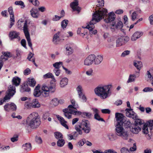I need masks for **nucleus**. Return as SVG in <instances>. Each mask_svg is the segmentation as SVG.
Masks as SVG:
<instances>
[{
  "label": "nucleus",
  "instance_id": "f257e3e1",
  "mask_svg": "<svg viewBox=\"0 0 153 153\" xmlns=\"http://www.w3.org/2000/svg\"><path fill=\"white\" fill-rule=\"evenodd\" d=\"M40 87L39 85L36 86L34 90L33 95L36 97H39L41 94L45 97H47L49 96L50 94L54 93L56 90L55 85H47L43 84L41 87L42 92L40 89Z\"/></svg>",
  "mask_w": 153,
  "mask_h": 153
},
{
  "label": "nucleus",
  "instance_id": "ea45409f",
  "mask_svg": "<svg viewBox=\"0 0 153 153\" xmlns=\"http://www.w3.org/2000/svg\"><path fill=\"white\" fill-rule=\"evenodd\" d=\"M83 30L84 29L83 28H79L77 31V34L83 37L84 36H85L87 33L86 32L83 31Z\"/></svg>",
  "mask_w": 153,
  "mask_h": 153
},
{
  "label": "nucleus",
  "instance_id": "aec40b11",
  "mask_svg": "<svg viewBox=\"0 0 153 153\" xmlns=\"http://www.w3.org/2000/svg\"><path fill=\"white\" fill-rule=\"evenodd\" d=\"M59 36V32H58L54 34L53 39V42L54 44L57 45L59 43L61 40Z\"/></svg>",
  "mask_w": 153,
  "mask_h": 153
},
{
  "label": "nucleus",
  "instance_id": "052dcab7",
  "mask_svg": "<svg viewBox=\"0 0 153 153\" xmlns=\"http://www.w3.org/2000/svg\"><path fill=\"white\" fill-rule=\"evenodd\" d=\"M79 98L82 99L83 102H85L86 101L87 99L86 96H85L84 93L79 95Z\"/></svg>",
  "mask_w": 153,
  "mask_h": 153
},
{
  "label": "nucleus",
  "instance_id": "69168bd1",
  "mask_svg": "<svg viewBox=\"0 0 153 153\" xmlns=\"http://www.w3.org/2000/svg\"><path fill=\"white\" fill-rule=\"evenodd\" d=\"M29 2L32 4L34 6H38L39 4V2L37 0H35L34 1L33 0H28Z\"/></svg>",
  "mask_w": 153,
  "mask_h": 153
},
{
  "label": "nucleus",
  "instance_id": "a18cd8bd",
  "mask_svg": "<svg viewBox=\"0 0 153 153\" xmlns=\"http://www.w3.org/2000/svg\"><path fill=\"white\" fill-rule=\"evenodd\" d=\"M137 118L136 119H134L135 121V125H141L144 122L143 121H142L141 119L138 118L137 116Z\"/></svg>",
  "mask_w": 153,
  "mask_h": 153
},
{
  "label": "nucleus",
  "instance_id": "6e6552de",
  "mask_svg": "<svg viewBox=\"0 0 153 153\" xmlns=\"http://www.w3.org/2000/svg\"><path fill=\"white\" fill-rule=\"evenodd\" d=\"M97 16H94L92 14V18L91 20L88 24L86 27V28L88 29L90 31V33L91 35L95 34L97 33V31L96 30H93L94 28V24L100 21L101 17H97Z\"/></svg>",
  "mask_w": 153,
  "mask_h": 153
},
{
  "label": "nucleus",
  "instance_id": "a19ab883",
  "mask_svg": "<svg viewBox=\"0 0 153 153\" xmlns=\"http://www.w3.org/2000/svg\"><path fill=\"white\" fill-rule=\"evenodd\" d=\"M15 106L13 103H7L4 107V110L5 111H9L10 110V106Z\"/></svg>",
  "mask_w": 153,
  "mask_h": 153
},
{
  "label": "nucleus",
  "instance_id": "680f3d73",
  "mask_svg": "<svg viewBox=\"0 0 153 153\" xmlns=\"http://www.w3.org/2000/svg\"><path fill=\"white\" fill-rule=\"evenodd\" d=\"M85 142V139H83L80 140L77 143V145L79 146H82L84 145Z\"/></svg>",
  "mask_w": 153,
  "mask_h": 153
},
{
  "label": "nucleus",
  "instance_id": "a878e982",
  "mask_svg": "<svg viewBox=\"0 0 153 153\" xmlns=\"http://www.w3.org/2000/svg\"><path fill=\"white\" fill-rule=\"evenodd\" d=\"M65 47L66 50V53L68 55H70L73 54L74 50L69 44H66Z\"/></svg>",
  "mask_w": 153,
  "mask_h": 153
},
{
  "label": "nucleus",
  "instance_id": "412c9836",
  "mask_svg": "<svg viewBox=\"0 0 153 153\" xmlns=\"http://www.w3.org/2000/svg\"><path fill=\"white\" fill-rule=\"evenodd\" d=\"M111 25L113 27H115L118 29L121 28L123 26V22L119 20L116 22H113Z\"/></svg>",
  "mask_w": 153,
  "mask_h": 153
},
{
  "label": "nucleus",
  "instance_id": "f8f14e48",
  "mask_svg": "<svg viewBox=\"0 0 153 153\" xmlns=\"http://www.w3.org/2000/svg\"><path fill=\"white\" fill-rule=\"evenodd\" d=\"M8 10L10 15V24L9 26V28H10L14 24L15 18L13 8L10 7L8 9Z\"/></svg>",
  "mask_w": 153,
  "mask_h": 153
},
{
  "label": "nucleus",
  "instance_id": "c85d7f7f",
  "mask_svg": "<svg viewBox=\"0 0 153 153\" xmlns=\"http://www.w3.org/2000/svg\"><path fill=\"white\" fill-rule=\"evenodd\" d=\"M95 60L94 62L96 65L99 64L102 61L103 56L101 55H97L96 57L94 55Z\"/></svg>",
  "mask_w": 153,
  "mask_h": 153
},
{
  "label": "nucleus",
  "instance_id": "cd10ccee",
  "mask_svg": "<svg viewBox=\"0 0 153 153\" xmlns=\"http://www.w3.org/2000/svg\"><path fill=\"white\" fill-rule=\"evenodd\" d=\"M107 137L108 140L111 141H113L117 139V135L115 134L110 133L107 134Z\"/></svg>",
  "mask_w": 153,
  "mask_h": 153
},
{
  "label": "nucleus",
  "instance_id": "f03ea898",
  "mask_svg": "<svg viewBox=\"0 0 153 153\" xmlns=\"http://www.w3.org/2000/svg\"><path fill=\"white\" fill-rule=\"evenodd\" d=\"M107 10L104 8H101L97 11H96L93 14L94 16L97 17H101L100 21L102 19H104V21L108 23L112 22H114L116 17V15L114 13L111 12L108 14Z\"/></svg>",
  "mask_w": 153,
  "mask_h": 153
},
{
  "label": "nucleus",
  "instance_id": "6ab92c4d",
  "mask_svg": "<svg viewBox=\"0 0 153 153\" xmlns=\"http://www.w3.org/2000/svg\"><path fill=\"white\" fill-rule=\"evenodd\" d=\"M71 104L69 105L68 108L69 111H70L74 109H77L79 108L78 105L74 99L71 100Z\"/></svg>",
  "mask_w": 153,
  "mask_h": 153
},
{
  "label": "nucleus",
  "instance_id": "a211bd4d",
  "mask_svg": "<svg viewBox=\"0 0 153 153\" xmlns=\"http://www.w3.org/2000/svg\"><path fill=\"white\" fill-rule=\"evenodd\" d=\"M143 34L142 31H136L131 36V39L132 41H135L140 38Z\"/></svg>",
  "mask_w": 153,
  "mask_h": 153
},
{
  "label": "nucleus",
  "instance_id": "f3484780",
  "mask_svg": "<svg viewBox=\"0 0 153 153\" xmlns=\"http://www.w3.org/2000/svg\"><path fill=\"white\" fill-rule=\"evenodd\" d=\"M31 16L36 19L38 18L39 16V13L38 9L36 8H32L30 11Z\"/></svg>",
  "mask_w": 153,
  "mask_h": 153
},
{
  "label": "nucleus",
  "instance_id": "0eeeda50",
  "mask_svg": "<svg viewBox=\"0 0 153 153\" xmlns=\"http://www.w3.org/2000/svg\"><path fill=\"white\" fill-rule=\"evenodd\" d=\"M116 124V133L117 135L121 137L124 140H127L129 134L127 131L123 127V124Z\"/></svg>",
  "mask_w": 153,
  "mask_h": 153
},
{
  "label": "nucleus",
  "instance_id": "4d7b16f0",
  "mask_svg": "<svg viewBox=\"0 0 153 153\" xmlns=\"http://www.w3.org/2000/svg\"><path fill=\"white\" fill-rule=\"evenodd\" d=\"M150 80L152 81L153 82L152 83V84L153 86V76H152L149 71H147L146 76Z\"/></svg>",
  "mask_w": 153,
  "mask_h": 153
},
{
  "label": "nucleus",
  "instance_id": "79ce46f5",
  "mask_svg": "<svg viewBox=\"0 0 153 153\" xmlns=\"http://www.w3.org/2000/svg\"><path fill=\"white\" fill-rule=\"evenodd\" d=\"M92 152L94 153H112V149H108L105 150L104 152L101 151L97 150H93Z\"/></svg>",
  "mask_w": 153,
  "mask_h": 153
},
{
  "label": "nucleus",
  "instance_id": "3c124183",
  "mask_svg": "<svg viewBox=\"0 0 153 153\" xmlns=\"http://www.w3.org/2000/svg\"><path fill=\"white\" fill-rule=\"evenodd\" d=\"M76 109H74L70 111V112L72 114L74 115H79L81 114V112L80 111H79L76 110Z\"/></svg>",
  "mask_w": 153,
  "mask_h": 153
},
{
  "label": "nucleus",
  "instance_id": "774afa93",
  "mask_svg": "<svg viewBox=\"0 0 153 153\" xmlns=\"http://www.w3.org/2000/svg\"><path fill=\"white\" fill-rule=\"evenodd\" d=\"M148 20L151 25H153V14L150 16L148 18Z\"/></svg>",
  "mask_w": 153,
  "mask_h": 153
},
{
  "label": "nucleus",
  "instance_id": "473e14b6",
  "mask_svg": "<svg viewBox=\"0 0 153 153\" xmlns=\"http://www.w3.org/2000/svg\"><path fill=\"white\" fill-rule=\"evenodd\" d=\"M34 55V53L30 52L29 53L27 58L29 61H32L36 67H37V65L36 64L35 62V58L33 57Z\"/></svg>",
  "mask_w": 153,
  "mask_h": 153
},
{
  "label": "nucleus",
  "instance_id": "423d86ee",
  "mask_svg": "<svg viewBox=\"0 0 153 153\" xmlns=\"http://www.w3.org/2000/svg\"><path fill=\"white\" fill-rule=\"evenodd\" d=\"M27 123L32 128L34 129L37 128L41 123L38 114L33 112L30 114L27 117Z\"/></svg>",
  "mask_w": 153,
  "mask_h": 153
},
{
  "label": "nucleus",
  "instance_id": "4c0bfd02",
  "mask_svg": "<svg viewBox=\"0 0 153 153\" xmlns=\"http://www.w3.org/2000/svg\"><path fill=\"white\" fill-rule=\"evenodd\" d=\"M28 83L30 86L33 87L36 84V81L34 78H29Z\"/></svg>",
  "mask_w": 153,
  "mask_h": 153
},
{
  "label": "nucleus",
  "instance_id": "6e6d98bb",
  "mask_svg": "<svg viewBox=\"0 0 153 153\" xmlns=\"http://www.w3.org/2000/svg\"><path fill=\"white\" fill-rule=\"evenodd\" d=\"M25 108L29 109L32 107L31 103L28 102H25L24 105Z\"/></svg>",
  "mask_w": 153,
  "mask_h": 153
},
{
  "label": "nucleus",
  "instance_id": "8fccbe9b",
  "mask_svg": "<svg viewBox=\"0 0 153 153\" xmlns=\"http://www.w3.org/2000/svg\"><path fill=\"white\" fill-rule=\"evenodd\" d=\"M15 4L16 5H19L21 6V8H24L25 7L24 2L21 1H16L15 2Z\"/></svg>",
  "mask_w": 153,
  "mask_h": 153
},
{
  "label": "nucleus",
  "instance_id": "864d4df0",
  "mask_svg": "<svg viewBox=\"0 0 153 153\" xmlns=\"http://www.w3.org/2000/svg\"><path fill=\"white\" fill-rule=\"evenodd\" d=\"M123 123H124V126L126 128L130 127L131 126V123L128 120H125L124 121Z\"/></svg>",
  "mask_w": 153,
  "mask_h": 153
},
{
  "label": "nucleus",
  "instance_id": "39448f33",
  "mask_svg": "<svg viewBox=\"0 0 153 153\" xmlns=\"http://www.w3.org/2000/svg\"><path fill=\"white\" fill-rule=\"evenodd\" d=\"M75 127L77 132L80 135L82 133L81 129L86 134L89 133L91 131V125L89 122L85 119L82 120L81 123H77Z\"/></svg>",
  "mask_w": 153,
  "mask_h": 153
},
{
  "label": "nucleus",
  "instance_id": "e2e57ef3",
  "mask_svg": "<svg viewBox=\"0 0 153 153\" xmlns=\"http://www.w3.org/2000/svg\"><path fill=\"white\" fill-rule=\"evenodd\" d=\"M53 75L52 73L49 72L44 75L43 77L45 79L51 78Z\"/></svg>",
  "mask_w": 153,
  "mask_h": 153
},
{
  "label": "nucleus",
  "instance_id": "2eb2a0df",
  "mask_svg": "<svg viewBox=\"0 0 153 153\" xmlns=\"http://www.w3.org/2000/svg\"><path fill=\"white\" fill-rule=\"evenodd\" d=\"M125 111L126 115L127 117L131 118L133 119H136L137 118V114L131 108H126Z\"/></svg>",
  "mask_w": 153,
  "mask_h": 153
},
{
  "label": "nucleus",
  "instance_id": "b1692460",
  "mask_svg": "<svg viewBox=\"0 0 153 153\" xmlns=\"http://www.w3.org/2000/svg\"><path fill=\"white\" fill-rule=\"evenodd\" d=\"M68 79L66 77H64L61 79L60 82V86L61 88H63L68 83Z\"/></svg>",
  "mask_w": 153,
  "mask_h": 153
},
{
  "label": "nucleus",
  "instance_id": "7ed1b4c3",
  "mask_svg": "<svg viewBox=\"0 0 153 153\" xmlns=\"http://www.w3.org/2000/svg\"><path fill=\"white\" fill-rule=\"evenodd\" d=\"M112 85L111 84L99 85L94 89L95 94L102 99H105L111 94V89Z\"/></svg>",
  "mask_w": 153,
  "mask_h": 153
},
{
  "label": "nucleus",
  "instance_id": "ddd939ff",
  "mask_svg": "<svg viewBox=\"0 0 153 153\" xmlns=\"http://www.w3.org/2000/svg\"><path fill=\"white\" fill-rule=\"evenodd\" d=\"M115 117L116 119L117 123V124H123L124 121L125 120L126 117L124 116L122 114L117 113L115 114Z\"/></svg>",
  "mask_w": 153,
  "mask_h": 153
},
{
  "label": "nucleus",
  "instance_id": "dca6fc26",
  "mask_svg": "<svg viewBox=\"0 0 153 153\" xmlns=\"http://www.w3.org/2000/svg\"><path fill=\"white\" fill-rule=\"evenodd\" d=\"M78 4L79 0H74L73 2L71 3L70 6L74 11H76L79 13L81 8L78 6Z\"/></svg>",
  "mask_w": 153,
  "mask_h": 153
},
{
  "label": "nucleus",
  "instance_id": "20e7f679",
  "mask_svg": "<svg viewBox=\"0 0 153 153\" xmlns=\"http://www.w3.org/2000/svg\"><path fill=\"white\" fill-rule=\"evenodd\" d=\"M30 23V21L28 20L24 21L22 19H20L17 22V27L19 29H22L23 28L24 32L27 39L28 45L32 50V44L28 31V25Z\"/></svg>",
  "mask_w": 153,
  "mask_h": 153
},
{
  "label": "nucleus",
  "instance_id": "5701e85b",
  "mask_svg": "<svg viewBox=\"0 0 153 153\" xmlns=\"http://www.w3.org/2000/svg\"><path fill=\"white\" fill-rule=\"evenodd\" d=\"M94 112V118L96 120L98 121H104L103 119L100 117V116L99 114V111L97 108H93L92 109Z\"/></svg>",
  "mask_w": 153,
  "mask_h": 153
},
{
  "label": "nucleus",
  "instance_id": "9b49d317",
  "mask_svg": "<svg viewBox=\"0 0 153 153\" xmlns=\"http://www.w3.org/2000/svg\"><path fill=\"white\" fill-rule=\"evenodd\" d=\"M129 39V38L128 36L120 37L116 40V47H119L125 45Z\"/></svg>",
  "mask_w": 153,
  "mask_h": 153
},
{
  "label": "nucleus",
  "instance_id": "0e129e2a",
  "mask_svg": "<svg viewBox=\"0 0 153 153\" xmlns=\"http://www.w3.org/2000/svg\"><path fill=\"white\" fill-rule=\"evenodd\" d=\"M53 72L56 76H58L61 74V70L60 69H54Z\"/></svg>",
  "mask_w": 153,
  "mask_h": 153
},
{
  "label": "nucleus",
  "instance_id": "13d9d810",
  "mask_svg": "<svg viewBox=\"0 0 153 153\" xmlns=\"http://www.w3.org/2000/svg\"><path fill=\"white\" fill-rule=\"evenodd\" d=\"M2 53L7 58H8L12 56L11 53L8 52H2Z\"/></svg>",
  "mask_w": 153,
  "mask_h": 153
},
{
  "label": "nucleus",
  "instance_id": "9d476101",
  "mask_svg": "<svg viewBox=\"0 0 153 153\" xmlns=\"http://www.w3.org/2000/svg\"><path fill=\"white\" fill-rule=\"evenodd\" d=\"M142 132L145 134H148L149 132L153 133V120H150L144 124L142 128Z\"/></svg>",
  "mask_w": 153,
  "mask_h": 153
},
{
  "label": "nucleus",
  "instance_id": "de8ad7c7",
  "mask_svg": "<svg viewBox=\"0 0 153 153\" xmlns=\"http://www.w3.org/2000/svg\"><path fill=\"white\" fill-rule=\"evenodd\" d=\"M54 135L55 137L58 139H59L62 138V135L60 132H56L54 133Z\"/></svg>",
  "mask_w": 153,
  "mask_h": 153
},
{
  "label": "nucleus",
  "instance_id": "c9c22d12",
  "mask_svg": "<svg viewBox=\"0 0 153 153\" xmlns=\"http://www.w3.org/2000/svg\"><path fill=\"white\" fill-rule=\"evenodd\" d=\"M30 90V89L28 87L27 85L24 84L21 86L20 91L21 92H23L25 91L29 92Z\"/></svg>",
  "mask_w": 153,
  "mask_h": 153
},
{
  "label": "nucleus",
  "instance_id": "4468645a",
  "mask_svg": "<svg viewBox=\"0 0 153 153\" xmlns=\"http://www.w3.org/2000/svg\"><path fill=\"white\" fill-rule=\"evenodd\" d=\"M94 55H90L88 56L84 60V65L89 66L92 65L95 60Z\"/></svg>",
  "mask_w": 153,
  "mask_h": 153
},
{
  "label": "nucleus",
  "instance_id": "338daca9",
  "mask_svg": "<svg viewBox=\"0 0 153 153\" xmlns=\"http://www.w3.org/2000/svg\"><path fill=\"white\" fill-rule=\"evenodd\" d=\"M121 153H130L129 150L125 147L122 148L120 150Z\"/></svg>",
  "mask_w": 153,
  "mask_h": 153
},
{
  "label": "nucleus",
  "instance_id": "603ef678",
  "mask_svg": "<svg viewBox=\"0 0 153 153\" xmlns=\"http://www.w3.org/2000/svg\"><path fill=\"white\" fill-rule=\"evenodd\" d=\"M68 21L67 20H64L61 22L62 27L63 29L65 28L68 24Z\"/></svg>",
  "mask_w": 153,
  "mask_h": 153
},
{
  "label": "nucleus",
  "instance_id": "09e8293b",
  "mask_svg": "<svg viewBox=\"0 0 153 153\" xmlns=\"http://www.w3.org/2000/svg\"><path fill=\"white\" fill-rule=\"evenodd\" d=\"M59 103V100L56 98H55L52 99L51 102V105L56 106Z\"/></svg>",
  "mask_w": 153,
  "mask_h": 153
},
{
  "label": "nucleus",
  "instance_id": "4be33fe9",
  "mask_svg": "<svg viewBox=\"0 0 153 153\" xmlns=\"http://www.w3.org/2000/svg\"><path fill=\"white\" fill-rule=\"evenodd\" d=\"M57 118L60 121L61 124L63 126L66 128L68 129V126L67 124V122L65 120L63 117L59 115H57Z\"/></svg>",
  "mask_w": 153,
  "mask_h": 153
},
{
  "label": "nucleus",
  "instance_id": "49530a36",
  "mask_svg": "<svg viewBox=\"0 0 153 153\" xmlns=\"http://www.w3.org/2000/svg\"><path fill=\"white\" fill-rule=\"evenodd\" d=\"M98 4H97V6L98 7H100L98 10L100 8H102V7L104 6V0H98Z\"/></svg>",
  "mask_w": 153,
  "mask_h": 153
},
{
  "label": "nucleus",
  "instance_id": "2f4dec72",
  "mask_svg": "<svg viewBox=\"0 0 153 153\" xmlns=\"http://www.w3.org/2000/svg\"><path fill=\"white\" fill-rule=\"evenodd\" d=\"M31 105L33 108H39L40 106L39 103L36 99H34L32 100Z\"/></svg>",
  "mask_w": 153,
  "mask_h": 153
},
{
  "label": "nucleus",
  "instance_id": "5fc2aeb1",
  "mask_svg": "<svg viewBox=\"0 0 153 153\" xmlns=\"http://www.w3.org/2000/svg\"><path fill=\"white\" fill-rule=\"evenodd\" d=\"M83 89L81 85H79L76 88V91L77 92L78 96L83 93L82 92Z\"/></svg>",
  "mask_w": 153,
  "mask_h": 153
},
{
  "label": "nucleus",
  "instance_id": "37998d69",
  "mask_svg": "<svg viewBox=\"0 0 153 153\" xmlns=\"http://www.w3.org/2000/svg\"><path fill=\"white\" fill-rule=\"evenodd\" d=\"M35 141L38 144H41L43 142L41 137L39 136H36L35 138Z\"/></svg>",
  "mask_w": 153,
  "mask_h": 153
},
{
  "label": "nucleus",
  "instance_id": "7c9ffc66",
  "mask_svg": "<svg viewBox=\"0 0 153 153\" xmlns=\"http://www.w3.org/2000/svg\"><path fill=\"white\" fill-rule=\"evenodd\" d=\"M63 111L64 112V115L65 117L70 119L71 118L72 113H71L70 111L69 110L68 108L63 110Z\"/></svg>",
  "mask_w": 153,
  "mask_h": 153
},
{
  "label": "nucleus",
  "instance_id": "72a5a7b5",
  "mask_svg": "<svg viewBox=\"0 0 153 153\" xmlns=\"http://www.w3.org/2000/svg\"><path fill=\"white\" fill-rule=\"evenodd\" d=\"M136 77L137 76L135 74H133L129 75L127 82L129 83L135 82Z\"/></svg>",
  "mask_w": 153,
  "mask_h": 153
},
{
  "label": "nucleus",
  "instance_id": "f704fd0d",
  "mask_svg": "<svg viewBox=\"0 0 153 153\" xmlns=\"http://www.w3.org/2000/svg\"><path fill=\"white\" fill-rule=\"evenodd\" d=\"M21 79L19 77L16 76L12 79L13 84L16 86L19 85Z\"/></svg>",
  "mask_w": 153,
  "mask_h": 153
},
{
  "label": "nucleus",
  "instance_id": "1a4fd4ad",
  "mask_svg": "<svg viewBox=\"0 0 153 153\" xmlns=\"http://www.w3.org/2000/svg\"><path fill=\"white\" fill-rule=\"evenodd\" d=\"M16 92L15 87L13 85H10L4 98L0 100V105H2L6 101L10 100L14 95Z\"/></svg>",
  "mask_w": 153,
  "mask_h": 153
},
{
  "label": "nucleus",
  "instance_id": "c03bdc74",
  "mask_svg": "<svg viewBox=\"0 0 153 153\" xmlns=\"http://www.w3.org/2000/svg\"><path fill=\"white\" fill-rule=\"evenodd\" d=\"M65 143V141L64 140L61 139H59L57 141V146L59 147H62L63 146Z\"/></svg>",
  "mask_w": 153,
  "mask_h": 153
},
{
  "label": "nucleus",
  "instance_id": "393cba45",
  "mask_svg": "<svg viewBox=\"0 0 153 153\" xmlns=\"http://www.w3.org/2000/svg\"><path fill=\"white\" fill-rule=\"evenodd\" d=\"M130 131L132 133L135 134H137L141 130L140 127L137 125H134L130 128Z\"/></svg>",
  "mask_w": 153,
  "mask_h": 153
},
{
  "label": "nucleus",
  "instance_id": "bb28decb",
  "mask_svg": "<svg viewBox=\"0 0 153 153\" xmlns=\"http://www.w3.org/2000/svg\"><path fill=\"white\" fill-rule=\"evenodd\" d=\"M133 65L136 68L140 71L143 67L142 62L140 61L134 60L133 62Z\"/></svg>",
  "mask_w": 153,
  "mask_h": 153
},
{
  "label": "nucleus",
  "instance_id": "bf43d9fd",
  "mask_svg": "<svg viewBox=\"0 0 153 153\" xmlns=\"http://www.w3.org/2000/svg\"><path fill=\"white\" fill-rule=\"evenodd\" d=\"M62 16H58L57 15H55L52 17V20L54 21H58L59 20Z\"/></svg>",
  "mask_w": 153,
  "mask_h": 153
},
{
  "label": "nucleus",
  "instance_id": "e433bc0d",
  "mask_svg": "<svg viewBox=\"0 0 153 153\" xmlns=\"http://www.w3.org/2000/svg\"><path fill=\"white\" fill-rule=\"evenodd\" d=\"M23 149L26 151H28L31 149L30 144L29 143H27L23 145L22 146Z\"/></svg>",
  "mask_w": 153,
  "mask_h": 153
},
{
  "label": "nucleus",
  "instance_id": "c756f323",
  "mask_svg": "<svg viewBox=\"0 0 153 153\" xmlns=\"http://www.w3.org/2000/svg\"><path fill=\"white\" fill-rule=\"evenodd\" d=\"M19 33L16 31H13L10 32L9 36L11 39L17 38L19 37Z\"/></svg>",
  "mask_w": 153,
  "mask_h": 153
},
{
  "label": "nucleus",
  "instance_id": "58836bf2",
  "mask_svg": "<svg viewBox=\"0 0 153 153\" xmlns=\"http://www.w3.org/2000/svg\"><path fill=\"white\" fill-rule=\"evenodd\" d=\"M63 65V62H56L53 64V66L54 69H59L60 67Z\"/></svg>",
  "mask_w": 153,
  "mask_h": 153
}]
</instances>
